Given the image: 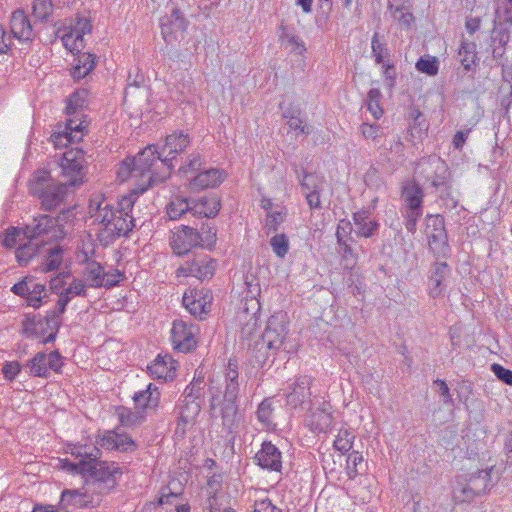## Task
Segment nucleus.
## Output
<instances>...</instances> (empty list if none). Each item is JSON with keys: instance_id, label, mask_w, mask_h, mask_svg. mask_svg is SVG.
Wrapping results in <instances>:
<instances>
[{"instance_id": "1", "label": "nucleus", "mask_w": 512, "mask_h": 512, "mask_svg": "<svg viewBox=\"0 0 512 512\" xmlns=\"http://www.w3.org/2000/svg\"><path fill=\"white\" fill-rule=\"evenodd\" d=\"M147 186L132 190L128 195L123 196L118 202V208L115 210L108 201L102 200L97 204L95 221L103 226L100 229L98 237L101 242L109 244L116 238L126 235L135 228L137 218L134 215V205Z\"/></svg>"}, {"instance_id": "2", "label": "nucleus", "mask_w": 512, "mask_h": 512, "mask_svg": "<svg viewBox=\"0 0 512 512\" xmlns=\"http://www.w3.org/2000/svg\"><path fill=\"white\" fill-rule=\"evenodd\" d=\"M76 461L68 464L71 472L89 475L93 490L104 494L111 491L117 484V476L122 472L114 462L100 461V449L95 445H79L72 449Z\"/></svg>"}, {"instance_id": "3", "label": "nucleus", "mask_w": 512, "mask_h": 512, "mask_svg": "<svg viewBox=\"0 0 512 512\" xmlns=\"http://www.w3.org/2000/svg\"><path fill=\"white\" fill-rule=\"evenodd\" d=\"M87 103L88 91L86 89L77 90L69 97L66 106L68 118L64 125L57 126L50 137L55 148L66 147L68 144L78 143L82 140L87 124L81 110Z\"/></svg>"}, {"instance_id": "4", "label": "nucleus", "mask_w": 512, "mask_h": 512, "mask_svg": "<svg viewBox=\"0 0 512 512\" xmlns=\"http://www.w3.org/2000/svg\"><path fill=\"white\" fill-rule=\"evenodd\" d=\"M31 195L39 199L40 208L52 211L64 204L67 197V187L61 181H55L46 170L36 171L29 180Z\"/></svg>"}, {"instance_id": "5", "label": "nucleus", "mask_w": 512, "mask_h": 512, "mask_svg": "<svg viewBox=\"0 0 512 512\" xmlns=\"http://www.w3.org/2000/svg\"><path fill=\"white\" fill-rule=\"evenodd\" d=\"M217 240L216 230L209 223H203L200 230L182 225L170 237L171 247L177 255L188 253L195 247L211 249Z\"/></svg>"}, {"instance_id": "6", "label": "nucleus", "mask_w": 512, "mask_h": 512, "mask_svg": "<svg viewBox=\"0 0 512 512\" xmlns=\"http://www.w3.org/2000/svg\"><path fill=\"white\" fill-rule=\"evenodd\" d=\"M61 182L66 186H80L87 173L85 152L80 148H71L63 153L59 161Z\"/></svg>"}, {"instance_id": "7", "label": "nucleus", "mask_w": 512, "mask_h": 512, "mask_svg": "<svg viewBox=\"0 0 512 512\" xmlns=\"http://www.w3.org/2000/svg\"><path fill=\"white\" fill-rule=\"evenodd\" d=\"M133 159L134 172H137L138 178L147 184L158 183L164 181L170 173L162 167V171L157 169L160 164L159 150L156 146H147L137 154Z\"/></svg>"}, {"instance_id": "8", "label": "nucleus", "mask_w": 512, "mask_h": 512, "mask_svg": "<svg viewBox=\"0 0 512 512\" xmlns=\"http://www.w3.org/2000/svg\"><path fill=\"white\" fill-rule=\"evenodd\" d=\"M240 387L238 366L229 360L222 374L213 376L210 380L211 408L216 407V401L223 392L224 397H238Z\"/></svg>"}, {"instance_id": "9", "label": "nucleus", "mask_w": 512, "mask_h": 512, "mask_svg": "<svg viewBox=\"0 0 512 512\" xmlns=\"http://www.w3.org/2000/svg\"><path fill=\"white\" fill-rule=\"evenodd\" d=\"M54 223L53 217L39 215L31 223L25 225L24 235L27 236V239L40 242L43 246L51 241L63 239L62 229L55 227Z\"/></svg>"}, {"instance_id": "10", "label": "nucleus", "mask_w": 512, "mask_h": 512, "mask_svg": "<svg viewBox=\"0 0 512 512\" xmlns=\"http://www.w3.org/2000/svg\"><path fill=\"white\" fill-rule=\"evenodd\" d=\"M92 24L90 19L77 16L68 27L59 28L56 35L61 38L63 45L71 52H79L83 45V36L91 33Z\"/></svg>"}, {"instance_id": "11", "label": "nucleus", "mask_w": 512, "mask_h": 512, "mask_svg": "<svg viewBox=\"0 0 512 512\" xmlns=\"http://www.w3.org/2000/svg\"><path fill=\"white\" fill-rule=\"evenodd\" d=\"M198 326L182 319L174 320L171 329V341L175 350L188 353L197 344Z\"/></svg>"}, {"instance_id": "12", "label": "nucleus", "mask_w": 512, "mask_h": 512, "mask_svg": "<svg viewBox=\"0 0 512 512\" xmlns=\"http://www.w3.org/2000/svg\"><path fill=\"white\" fill-rule=\"evenodd\" d=\"M216 260L208 255H197L191 260H187L180 266L176 273L177 276H193L199 280L211 278L216 270Z\"/></svg>"}, {"instance_id": "13", "label": "nucleus", "mask_w": 512, "mask_h": 512, "mask_svg": "<svg viewBox=\"0 0 512 512\" xmlns=\"http://www.w3.org/2000/svg\"><path fill=\"white\" fill-rule=\"evenodd\" d=\"M187 26L188 21L178 8H174L170 15H165L160 19L162 37L169 45H173L184 37Z\"/></svg>"}, {"instance_id": "14", "label": "nucleus", "mask_w": 512, "mask_h": 512, "mask_svg": "<svg viewBox=\"0 0 512 512\" xmlns=\"http://www.w3.org/2000/svg\"><path fill=\"white\" fill-rule=\"evenodd\" d=\"M190 144L188 134L183 132H174L166 137L165 144L159 150V160L161 167L171 172L173 167L172 160L178 153L184 151Z\"/></svg>"}, {"instance_id": "15", "label": "nucleus", "mask_w": 512, "mask_h": 512, "mask_svg": "<svg viewBox=\"0 0 512 512\" xmlns=\"http://www.w3.org/2000/svg\"><path fill=\"white\" fill-rule=\"evenodd\" d=\"M287 335L286 315L282 312L273 314L267 321L262 340L267 348L278 350Z\"/></svg>"}, {"instance_id": "16", "label": "nucleus", "mask_w": 512, "mask_h": 512, "mask_svg": "<svg viewBox=\"0 0 512 512\" xmlns=\"http://www.w3.org/2000/svg\"><path fill=\"white\" fill-rule=\"evenodd\" d=\"M451 276V269L446 262H435L428 274V294L436 299L444 295Z\"/></svg>"}, {"instance_id": "17", "label": "nucleus", "mask_w": 512, "mask_h": 512, "mask_svg": "<svg viewBox=\"0 0 512 512\" xmlns=\"http://www.w3.org/2000/svg\"><path fill=\"white\" fill-rule=\"evenodd\" d=\"M421 173H426L427 180L431 181V185L436 189H449L447 182L448 168L444 161L439 157H430L427 161L420 164Z\"/></svg>"}, {"instance_id": "18", "label": "nucleus", "mask_w": 512, "mask_h": 512, "mask_svg": "<svg viewBox=\"0 0 512 512\" xmlns=\"http://www.w3.org/2000/svg\"><path fill=\"white\" fill-rule=\"evenodd\" d=\"M10 30L12 37L20 43H31L36 37V31L30 19L23 10H16L10 19Z\"/></svg>"}, {"instance_id": "19", "label": "nucleus", "mask_w": 512, "mask_h": 512, "mask_svg": "<svg viewBox=\"0 0 512 512\" xmlns=\"http://www.w3.org/2000/svg\"><path fill=\"white\" fill-rule=\"evenodd\" d=\"M97 444L104 449L120 452H132L137 448V444L130 436L116 430L105 431Z\"/></svg>"}, {"instance_id": "20", "label": "nucleus", "mask_w": 512, "mask_h": 512, "mask_svg": "<svg viewBox=\"0 0 512 512\" xmlns=\"http://www.w3.org/2000/svg\"><path fill=\"white\" fill-rule=\"evenodd\" d=\"M212 296L208 292L190 290L183 296V305L189 313L199 319L210 310Z\"/></svg>"}, {"instance_id": "21", "label": "nucleus", "mask_w": 512, "mask_h": 512, "mask_svg": "<svg viewBox=\"0 0 512 512\" xmlns=\"http://www.w3.org/2000/svg\"><path fill=\"white\" fill-rule=\"evenodd\" d=\"M246 305L248 306L238 316L241 323L240 333L243 339H251L259 327L257 313L260 310V303L252 298L246 302Z\"/></svg>"}, {"instance_id": "22", "label": "nucleus", "mask_w": 512, "mask_h": 512, "mask_svg": "<svg viewBox=\"0 0 512 512\" xmlns=\"http://www.w3.org/2000/svg\"><path fill=\"white\" fill-rule=\"evenodd\" d=\"M311 382L312 379L309 376L304 375L298 377L295 382L290 385V391L286 394L287 405L296 408L309 399L311 395Z\"/></svg>"}, {"instance_id": "23", "label": "nucleus", "mask_w": 512, "mask_h": 512, "mask_svg": "<svg viewBox=\"0 0 512 512\" xmlns=\"http://www.w3.org/2000/svg\"><path fill=\"white\" fill-rule=\"evenodd\" d=\"M255 460L262 468L279 471L282 467L281 452L271 442H264Z\"/></svg>"}, {"instance_id": "24", "label": "nucleus", "mask_w": 512, "mask_h": 512, "mask_svg": "<svg viewBox=\"0 0 512 512\" xmlns=\"http://www.w3.org/2000/svg\"><path fill=\"white\" fill-rule=\"evenodd\" d=\"M219 210L220 200L215 195H207L191 200L190 214L193 216L212 218L218 214Z\"/></svg>"}, {"instance_id": "25", "label": "nucleus", "mask_w": 512, "mask_h": 512, "mask_svg": "<svg viewBox=\"0 0 512 512\" xmlns=\"http://www.w3.org/2000/svg\"><path fill=\"white\" fill-rule=\"evenodd\" d=\"M133 399L136 408L143 412L154 411L159 405L160 392L157 386L150 383L145 390L135 393Z\"/></svg>"}, {"instance_id": "26", "label": "nucleus", "mask_w": 512, "mask_h": 512, "mask_svg": "<svg viewBox=\"0 0 512 512\" xmlns=\"http://www.w3.org/2000/svg\"><path fill=\"white\" fill-rule=\"evenodd\" d=\"M355 233L360 237H372L379 228V223L371 219L370 212L359 210L353 214Z\"/></svg>"}, {"instance_id": "27", "label": "nucleus", "mask_w": 512, "mask_h": 512, "mask_svg": "<svg viewBox=\"0 0 512 512\" xmlns=\"http://www.w3.org/2000/svg\"><path fill=\"white\" fill-rule=\"evenodd\" d=\"M223 180V172L219 169L212 168L199 172L190 179V186L192 189L213 188L219 185Z\"/></svg>"}, {"instance_id": "28", "label": "nucleus", "mask_w": 512, "mask_h": 512, "mask_svg": "<svg viewBox=\"0 0 512 512\" xmlns=\"http://www.w3.org/2000/svg\"><path fill=\"white\" fill-rule=\"evenodd\" d=\"M148 371L154 378L167 380L174 375V361L169 355H158L153 363L148 366Z\"/></svg>"}, {"instance_id": "29", "label": "nucleus", "mask_w": 512, "mask_h": 512, "mask_svg": "<svg viewBox=\"0 0 512 512\" xmlns=\"http://www.w3.org/2000/svg\"><path fill=\"white\" fill-rule=\"evenodd\" d=\"M220 414L223 426L231 431L238 421L237 397H224L220 402Z\"/></svg>"}, {"instance_id": "30", "label": "nucleus", "mask_w": 512, "mask_h": 512, "mask_svg": "<svg viewBox=\"0 0 512 512\" xmlns=\"http://www.w3.org/2000/svg\"><path fill=\"white\" fill-rule=\"evenodd\" d=\"M78 56L75 59V64L72 68L71 75L74 79L80 80L86 77L95 67V55L84 52H78Z\"/></svg>"}, {"instance_id": "31", "label": "nucleus", "mask_w": 512, "mask_h": 512, "mask_svg": "<svg viewBox=\"0 0 512 512\" xmlns=\"http://www.w3.org/2000/svg\"><path fill=\"white\" fill-rule=\"evenodd\" d=\"M53 322L48 316L45 318L26 317L23 321V334L27 337L39 338Z\"/></svg>"}, {"instance_id": "32", "label": "nucleus", "mask_w": 512, "mask_h": 512, "mask_svg": "<svg viewBox=\"0 0 512 512\" xmlns=\"http://www.w3.org/2000/svg\"><path fill=\"white\" fill-rule=\"evenodd\" d=\"M402 198L408 209H422L423 191L415 182H408L403 186Z\"/></svg>"}, {"instance_id": "33", "label": "nucleus", "mask_w": 512, "mask_h": 512, "mask_svg": "<svg viewBox=\"0 0 512 512\" xmlns=\"http://www.w3.org/2000/svg\"><path fill=\"white\" fill-rule=\"evenodd\" d=\"M83 278L88 287H102L104 283V268L96 261L87 262L83 270Z\"/></svg>"}, {"instance_id": "34", "label": "nucleus", "mask_w": 512, "mask_h": 512, "mask_svg": "<svg viewBox=\"0 0 512 512\" xmlns=\"http://www.w3.org/2000/svg\"><path fill=\"white\" fill-rule=\"evenodd\" d=\"M434 232L429 234V246L432 250L439 253H445L447 249V235L444 230V222L442 218H434Z\"/></svg>"}, {"instance_id": "35", "label": "nucleus", "mask_w": 512, "mask_h": 512, "mask_svg": "<svg viewBox=\"0 0 512 512\" xmlns=\"http://www.w3.org/2000/svg\"><path fill=\"white\" fill-rule=\"evenodd\" d=\"M43 247L40 242L32 239H25L16 249L15 256L19 265H27L28 262L37 255L39 249Z\"/></svg>"}, {"instance_id": "36", "label": "nucleus", "mask_w": 512, "mask_h": 512, "mask_svg": "<svg viewBox=\"0 0 512 512\" xmlns=\"http://www.w3.org/2000/svg\"><path fill=\"white\" fill-rule=\"evenodd\" d=\"M88 503V496L79 490L65 489L62 491L60 505L63 509L70 507L80 509L86 507Z\"/></svg>"}, {"instance_id": "37", "label": "nucleus", "mask_w": 512, "mask_h": 512, "mask_svg": "<svg viewBox=\"0 0 512 512\" xmlns=\"http://www.w3.org/2000/svg\"><path fill=\"white\" fill-rule=\"evenodd\" d=\"M382 156L389 168L395 169L396 167L401 166L405 162L404 144L399 138L394 139L390 144L388 152L382 154Z\"/></svg>"}, {"instance_id": "38", "label": "nucleus", "mask_w": 512, "mask_h": 512, "mask_svg": "<svg viewBox=\"0 0 512 512\" xmlns=\"http://www.w3.org/2000/svg\"><path fill=\"white\" fill-rule=\"evenodd\" d=\"M493 24L496 27L512 26V0H498L495 6Z\"/></svg>"}, {"instance_id": "39", "label": "nucleus", "mask_w": 512, "mask_h": 512, "mask_svg": "<svg viewBox=\"0 0 512 512\" xmlns=\"http://www.w3.org/2000/svg\"><path fill=\"white\" fill-rule=\"evenodd\" d=\"M191 201L184 197L176 196L167 205V215L171 220H177L182 215L190 213Z\"/></svg>"}, {"instance_id": "40", "label": "nucleus", "mask_w": 512, "mask_h": 512, "mask_svg": "<svg viewBox=\"0 0 512 512\" xmlns=\"http://www.w3.org/2000/svg\"><path fill=\"white\" fill-rule=\"evenodd\" d=\"M172 484L173 483H170L169 486L162 490L159 503L161 505L175 503L174 510L170 512H190V507L188 504L177 502L178 498L181 496V491H173L171 488Z\"/></svg>"}, {"instance_id": "41", "label": "nucleus", "mask_w": 512, "mask_h": 512, "mask_svg": "<svg viewBox=\"0 0 512 512\" xmlns=\"http://www.w3.org/2000/svg\"><path fill=\"white\" fill-rule=\"evenodd\" d=\"M458 57L464 69L467 71L471 70L477 58L476 44L474 42L462 41L458 50Z\"/></svg>"}, {"instance_id": "42", "label": "nucleus", "mask_w": 512, "mask_h": 512, "mask_svg": "<svg viewBox=\"0 0 512 512\" xmlns=\"http://www.w3.org/2000/svg\"><path fill=\"white\" fill-rule=\"evenodd\" d=\"M47 356L43 352L37 353L28 363L29 374L36 377L47 378L50 374Z\"/></svg>"}, {"instance_id": "43", "label": "nucleus", "mask_w": 512, "mask_h": 512, "mask_svg": "<svg viewBox=\"0 0 512 512\" xmlns=\"http://www.w3.org/2000/svg\"><path fill=\"white\" fill-rule=\"evenodd\" d=\"M29 292L26 297L27 304L35 309L41 307L43 298L47 296L45 285L31 280Z\"/></svg>"}, {"instance_id": "44", "label": "nucleus", "mask_w": 512, "mask_h": 512, "mask_svg": "<svg viewBox=\"0 0 512 512\" xmlns=\"http://www.w3.org/2000/svg\"><path fill=\"white\" fill-rule=\"evenodd\" d=\"M257 419L264 428L270 430L275 428L273 421V406L270 399L263 400L257 410Z\"/></svg>"}, {"instance_id": "45", "label": "nucleus", "mask_w": 512, "mask_h": 512, "mask_svg": "<svg viewBox=\"0 0 512 512\" xmlns=\"http://www.w3.org/2000/svg\"><path fill=\"white\" fill-rule=\"evenodd\" d=\"M145 420V412L136 408L135 411L122 408L119 412V421L122 426L135 427L140 425Z\"/></svg>"}, {"instance_id": "46", "label": "nucleus", "mask_w": 512, "mask_h": 512, "mask_svg": "<svg viewBox=\"0 0 512 512\" xmlns=\"http://www.w3.org/2000/svg\"><path fill=\"white\" fill-rule=\"evenodd\" d=\"M490 480V472L487 470H481L472 475L468 481L471 484V489L474 490V492H476L478 495H481L488 489Z\"/></svg>"}, {"instance_id": "47", "label": "nucleus", "mask_w": 512, "mask_h": 512, "mask_svg": "<svg viewBox=\"0 0 512 512\" xmlns=\"http://www.w3.org/2000/svg\"><path fill=\"white\" fill-rule=\"evenodd\" d=\"M363 455L358 451L351 452L346 460V471L350 479H354L363 471Z\"/></svg>"}, {"instance_id": "48", "label": "nucleus", "mask_w": 512, "mask_h": 512, "mask_svg": "<svg viewBox=\"0 0 512 512\" xmlns=\"http://www.w3.org/2000/svg\"><path fill=\"white\" fill-rule=\"evenodd\" d=\"M63 251L60 247H53L48 250L45 261L42 264L41 270L43 272L54 271L59 268L63 259Z\"/></svg>"}, {"instance_id": "49", "label": "nucleus", "mask_w": 512, "mask_h": 512, "mask_svg": "<svg viewBox=\"0 0 512 512\" xmlns=\"http://www.w3.org/2000/svg\"><path fill=\"white\" fill-rule=\"evenodd\" d=\"M25 230L24 228L19 227H10L6 230L4 238L2 240L3 245L6 248H13L16 245H20L25 239H27V236L24 235Z\"/></svg>"}, {"instance_id": "50", "label": "nucleus", "mask_w": 512, "mask_h": 512, "mask_svg": "<svg viewBox=\"0 0 512 512\" xmlns=\"http://www.w3.org/2000/svg\"><path fill=\"white\" fill-rule=\"evenodd\" d=\"M381 97L382 94L378 88H372L368 92L367 109L376 120L383 115V109L380 106Z\"/></svg>"}, {"instance_id": "51", "label": "nucleus", "mask_w": 512, "mask_h": 512, "mask_svg": "<svg viewBox=\"0 0 512 512\" xmlns=\"http://www.w3.org/2000/svg\"><path fill=\"white\" fill-rule=\"evenodd\" d=\"M298 178L303 194L310 191L315 192L317 190L322 189L321 186L323 183V179L314 173L304 172L303 177L300 178V176H298Z\"/></svg>"}, {"instance_id": "52", "label": "nucleus", "mask_w": 512, "mask_h": 512, "mask_svg": "<svg viewBox=\"0 0 512 512\" xmlns=\"http://www.w3.org/2000/svg\"><path fill=\"white\" fill-rule=\"evenodd\" d=\"M75 219V214L72 208L63 209L57 217L53 218L55 227L62 229L63 238L68 234Z\"/></svg>"}, {"instance_id": "53", "label": "nucleus", "mask_w": 512, "mask_h": 512, "mask_svg": "<svg viewBox=\"0 0 512 512\" xmlns=\"http://www.w3.org/2000/svg\"><path fill=\"white\" fill-rule=\"evenodd\" d=\"M354 438L352 432L346 429L340 430L334 440V448L341 453H347L352 448Z\"/></svg>"}, {"instance_id": "54", "label": "nucleus", "mask_w": 512, "mask_h": 512, "mask_svg": "<svg viewBox=\"0 0 512 512\" xmlns=\"http://www.w3.org/2000/svg\"><path fill=\"white\" fill-rule=\"evenodd\" d=\"M32 9L36 19L45 21L53 11V4L51 0H34Z\"/></svg>"}, {"instance_id": "55", "label": "nucleus", "mask_w": 512, "mask_h": 512, "mask_svg": "<svg viewBox=\"0 0 512 512\" xmlns=\"http://www.w3.org/2000/svg\"><path fill=\"white\" fill-rule=\"evenodd\" d=\"M273 252L280 258H284L289 251V241L285 234H276L270 239Z\"/></svg>"}, {"instance_id": "56", "label": "nucleus", "mask_w": 512, "mask_h": 512, "mask_svg": "<svg viewBox=\"0 0 512 512\" xmlns=\"http://www.w3.org/2000/svg\"><path fill=\"white\" fill-rule=\"evenodd\" d=\"M416 69L429 76H435L439 70V62L435 57H421L416 63Z\"/></svg>"}, {"instance_id": "57", "label": "nucleus", "mask_w": 512, "mask_h": 512, "mask_svg": "<svg viewBox=\"0 0 512 512\" xmlns=\"http://www.w3.org/2000/svg\"><path fill=\"white\" fill-rule=\"evenodd\" d=\"M312 418V425L314 426V430L318 432H326L332 423L331 414L325 412L324 410L314 412Z\"/></svg>"}, {"instance_id": "58", "label": "nucleus", "mask_w": 512, "mask_h": 512, "mask_svg": "<svg viewBox=\"0 0 512 512\" xmlns=\"http://www.w3.org/2000/svg\"><path fill=\"white\" fill-rule=\"evenodd\" d=\"M87 287L88 286L83 279L73 278L68 287L62 291L71 298L76 296L85 297L87 295Z\"/></svg>"}, {"instance_id": "59", "label": "nucleus", "mask_w": 512, "mask_h": 512, "mask_svg": "<svg viewBox=\"0 0 512 512\" xmlns=\"http://www.w3.org/2000/svg\"><path fill=\"white\" fill-rule=\"evenodd\" d=\"M476 496L479 495L471 489L469 481L459 484L454 489V498L460 502H470Z\"/></svg>"}, {"instance_id": "60", "label": "nucleus", "mask_w": 512, "mask_h": 512, "mask_svg": "<svg viewBox=\"0 0 512 512\" xmlns=\"http://www.w3.org/2000/svg\"><path fill=\"white\" fill-rule=\"evenodd\" d=\"M117 177L122 182L129 178L139 179L137 172H134V162L132 158H126L122 161L117 170Z\"/></svg>"}, {"instance_id": "61", "label": "nucleus", "mask_w": 512, "mask_h": 512, "mask_svg": "<svg viewBox=\"0 0 512 512\" xmlns=\"http://www.w3.org/2000/svg\"><path fill=\"white\" fill-rule=\"evenodd\" d=\"M285 216L286 212L283 209L268 213L266 217V227L268 231H276L278 226L284 222Z\"/></svg>"}, {"instance_id": "62", "label": "nucleus", "mask_w": 512, "mask_h": 512, "mask_svg": "<svg viewBox=\"0 0 512 512\" xmlns=\"http://www.w3.org/2000/svg\"><path fill=\"white\" fill-rule=\"evenodd\" d=\"M201 411V401H181L179 413L185 416L197 418Z\"/></svg>"}, {"instance_id": "63", "label": "nucleus", "mask_w": 512, "mask_h": 512, "mask_svg": "<svg viewBox=\"0 0 512 512\" xmlns=\"http://www.w3.org/2000/svg\"><path fill=\"white\" fill-rule=\"evenodd\" d=\"M196 418L185 416L179 413L177 424L175 428V434L178 437H183L187 430L195 424Z\"/></svg>"}, {"instance_id": "64", "label": "nucleus", "mask_w": 512, "mask_h": 512, "mask_svg": "<svg viewBox=\"0 0 512 512\" xmlns=\"http://www.w3.org/2000/svg\"><path fill=\"white\" fill-rule=\"evenodd\" d=\"M202 381H198L195 384H190L187 386L184 390V393L182 395L181 401L190 402L191 400L194 401H201V387Z\"/></svg>"}]
</instances>
